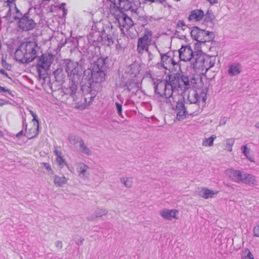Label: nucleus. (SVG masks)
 I'll return each mask as SVG.
<instances>
[{"label": "nucleus", "mask_w": 259, "mask_h": 259, "mask_svg": "<svg viewBox=\"0 0 259 259\" xmlns=\"http://www.w3.org/2000/svg\"><path fill=\"white\" fill-rule=\"evenodd\" d=\"M68 140L70 144L72 145L76 149L83 141L82 139L76 135L69 134L68 136Z\"/></svg>", "instance_id": "nucleus-29"}, {"label": "nucleus", "mask_w": 259, "mask_h": 259, "mask_svg": "<svg viewBox=\"0 0 259 259\" xmlns=\"http://www.w3.org/2000/svg\"><path fill=\"white\" fill-rule=\"evenodd\" d=\"M242 259H254L253 255L251 254L250 250L246 248L243 251L242 254Z\"/></svg>", "instance_id": "nucleus-37"}, {"label": "nucleus", "mask_w": 259, "mask_h": 259, "mask_svg": "<svg viewBox=\"0 0 259 259\" xmlns=\"http://www.w3.org/2000/svg\"><path fill=\"white\" fill-rule=\"evenodd\" d=\"M39 133L38 122H33V126L28 130L26 129L25 136L28 139L36 137Z\"/></svg>", "instance_id": "nucleus-21"}, {"label": "nucleus", "mask_w": 259, "mask_h": 259, "mask_svg": "<svg viewBox=\"0 0 259 259\" xmlns=\"http://www.w3.org/2000/svg\"><path fill=\"white\" fill-rule=\"evenodd\" d=\"M104 32V37L108 41V46L113 45L117 37V34H115V29L111 27L105 30Z\"/></svg>", "instance_id": "nucleus-19"}, {"label": "nucleus", "mask_w": 259, "mask_h": 259, "mask_svg": "<svg viewBox=\"0 0 259 259\" xmlns=\"http://www.w3.org/2000/svg\"><path fill=\"white\" fill-rule=\"evenodd\" d=\"M152 32L146 30L144 35L138 39L137 51L139 54H142L144 51H148V46L152 39Z\"/></svg>", "instance_id": "nucleus-12"}, {"label": "nucleus", "mask_w": 259, "mask_h": 259, "mask_svg": "<svg viewBox=\"0 0 259 259\" xmlns=\"http://www.w3.org/2000/svg\"><path fill=\"white\" fill-rule=\"evenodd\" d=\"M2 92L6 93L10 95L11 97L14 96L13 94L12 93L11 91L10 90L6 89L4 87H1L0 85V93Z\"/></svg>", "instance_id": "nucleus-43"}, {"label": "nucleus", "mask_w": 259, "mask_h": 259, "mask_svg": "<svg viewBox=\"0 0 259 259\" xmlns=\"http://www.w3.org/2000/svg\"><path fill=\"white\" fill-rule=\"evenodd\" d=\"M29 112L33 117L32 121L33 122H38V119L37 118V115L31 110H29Z\"/></svg>", "instance_id": "nucleus-45"}, {"label": "nucleus", "mask_w": 259, "mask_h": 259, "mask_svg": "<svg viewBox=\"0 0 259 259\" xmlns=\"http://www.w3.org/2000/svg\"><path fill=\"white\" fill-rule=\"evenodd\" d=\"M2 65L3 67L7 70H10L11 69V65L7 62L4 56H3L2 58Z\"/></svg>", "instance_id": "nucleus-41"}, {"label": "nucleus", "mask_w": 259, "mask_h": 259, "mask_svg": "<svg viewBox=\"0 0 259 259\" xmlns=\"http://www.w3.org/2000/svg\"><path fill=\"white\" fill-rule=\"evenodd\" d=\"M55 245L56 246V247L58 249H61L63 247V243H62V242L61 241H59V240H58V241H56L55 242Z\"/></svg>", "instance_id": "nucleus-47"}, {"label": "nucleus", "mask_w": 259, "mask_h": 259, "mask_svg": "<svg viewBox=\"0 0 259 259\" xmlns=\"http://www.w3.org/2000/svg\"><path fill=\"white\" fill-rule=\"evenodd\" d=\"M196 192L199 196L205 199L213 198L219 193L218 191L208 189L206 187L198 188Z\"/></svg>", "instance_id": "nucleus-16"}, {"label": "nucleus", "mask_w": 259, "mask_h": 259, "mask_svg": "<svg viewBox=\"0 0 259 259\" xmlns=\"http://www.w3.org/2000/svg\"><path fill=\"white\" fill-rule=\"evenodd\" d=\"M177 96H178L176 94V91L169 97H166L165 98V103L170 107V108L176 110V106L177 102H180L179 100L177 101ZM181 102H182L181 101Z\"/></svg>", "instance_id": "nucleus-25"}, {"label": "nucleus", "mask_w": 259, "mask_h": 259, "mask_svg": "<svg viewBox=\"0 0 259 259\" xmlns=\"http://www.w3.org/2000/svg\"><path fill=\"white\" fill-rule=\"evenodd\" d=\"M235 140L233 138L228 139L226 140L225 149L230 152L232 150V146L234 143Z\"/></svg>", "instance_id": "nucleus-35"}, {"label": "nucleus", "mask_w": 259, "mask_h": 259, "mask_svg": "<svg viewBox=\"0 0 259 259\" xmlns=\"http://www.w3.org/2000/svg\"><path fill=\"white\" fill-rule=\"evenodd\" d=\"M204 15V12L202 10L195 9L190 12L188 20L191 22H198L202 19Z\"/></svg>", "instance_id": "nucleus-20"}, {"label": "nucleus", "mask_w": 259, "mask_h": 259, "mask_svg": "<svg viewBox=\"0 0 259 259\" xmlns=\"http://www.w3.org/2000/svg\"><path fill=\"white\" fill-rule=\"evenodd\" d=\"M148 53V60L149 61H151L153 58V54L149 51L148 50V51H146Z\"/></svg>", "instance_id": "nucleus-50"}, {"label": "nucleus", "mask_w": 259, "mask_h": 259, "mask_svg": "<svg viewBox=\"0 0 259 259\" xmlns=\"http://www.w3.org/2000/svg\"><path fill=\"white\" fill-rule=\"evenodd\" d=\"M211 4H217L218 2V0H207Z\"/></svg>", "instance_id": "nucleus-57"}, {"label": "nucleus", "mask_w": 259, "mask_h": 259, "mask_svg": "<svg viewBox=\"0 0 259 259\" xmlns=\"http://www.w3.org/2000/svg\"><path fill=\"white\" fill-rule=\"evenodd\" d=\"M131 74L134 76H136L139 74L140 70L139 66L137 64H134L131 65Z\"/></svg>", "instance_id": "nucleus-36"}, {"label": "nucleus", "mask_w": 259, "mask_h": 259, "mask_svg": "<svg viewBox=\"0 0 259 259\" xmlns=\"http://www.w3.org/2000/svg\"><path fill=\"white\" fill-rule=\"evenodd\" d=\"M83 241H84V239H83V238H80V242H79L80 244H82V243H83Z\"/></svg>", "instance_id": "nucleus-60"}, {"label": "nucleus", "mask_w": 259, "mask_h": 259, "mask_svg": "<svg viewBox=\"0 0 259 259\" xmlns=\"http://www.w3.org/2000/svg\"><path fill=\"white\" fill-rule=\"evenodd\" d=\"M8 103V101L6 100L0 99V107H2Z\"/></svg>", "instance_id": "nucleus-53"}, {"label": "nucleus", "mask_w": 259, "mask_h": 259, "mask_svg": "<svg viewBox=\"0 0 259 259\" xmlns=\"http://www.w3.org/2000/svg\"><path fill=\"white\" fill-rule=\"evenodd\" d=\"M138 21L140 24L142 26H144L147 23V18L144 16L140 17L138 19Z\"/></svg>", "instance_id": "nucleus-42"}, {"label": "nucleus", "mask_w": 259, "mask_h": 259, "mask_svg": "<svg viewBox=\"0 0 259 259\" xmlns=\"http://www.w3.org/2000/svg\"><path fill=\"white\" fill-rule=\"evenodd\" d=\"M179 213V211L177 209H168L164 208L159 211V214L161 217L164 219L171 221L173 219H178L177 214Z\"/></svg>", "instance_id": "nucleus-17"}, {"label": "nucleus", "mask_w": 259, "mask_h": 259, "mask_svg": "<svg viewBox=\"0 0 259 259\" xmlns=\"http://www.w3.org/2000/svg\"><path fill=\"white\" fill-rule=\"evenodd\" d=\"M177 26L178 27H183V26H185V24L183 21H179L177 23Z\"/></svg>", "instance_id": "nucleus-52"}, {"label": "nucleus", "mask_w": 259, "mask_h": 259, "mask_svg": "<svg viewBox=\"0 0 259 259\" xmlns=\"http://www.w3.org/2000/svg\"><path fill=\"white\" fill-rule=\"evenodd\" d=\"M52 56L49 54H42L38 58L36 65L37 72L40 78L45 79L47 75V71L52 63Z\"/></svg>", "instance_id": "nucleus-9"}, {"label": "nucleus", "mask_w": 259, "mask_h": 259, "mask_svg": "<svg viewBox=\"0 0 259 259\" xmlns=\"http://www.w3.org/2000/svg\"><path fill=\"white\" fill-rule=\"evenodd\" d=\"M23 135V131H21L20 132H19L17 134L16 137L17 138H20Z\"/></svg>", "instance_id": "nucleus-56"}, {"label": "nucleus", "mask_w": 259, "mask_h": 259, "mask_svg": "<svg viewBox=\"0 0 259 259\" xmlns=\"http://www.w3.org/2000/svg\"><path fill=\"white\" fill-rule=\"evenodd\" d=\"M227 121V119L226 117H224L223 119L221 120L220 121V125H224L225 124Z\"/></svg>", "instance_id": "nucleus-55"}, {"label": "nucleus", "mask_w": 259, "mask_h": 259, "mask_svg": "<svg viewBox=\"0 0 259 259\" xmlns=\"http://www.w3.org/2000/svg\"><path fill=\"white\" fill-rule=\"evenodd\" d=\"M255 127L259 129V122L255 123Z\"/></svg>", "instance_id": "nucleus-59"}, {"label": "nucleus", "mask_w": 259, "mask_h": 259, "mask_svg": "<svg viewBox=\"0 0 259 259\" xmlns=\"http://www.w3.org/2000/svg\"><path fill=\"white\" fill-rule=\"evenodd\" d=\"M119 24L126 29L133 25V22L131 18L126 15H123L118 20Z\"/></svg>", "instance_id": "nucleus-22"}, {"label": "nucleus", "mask_w": 259, "mask_h": 259, "mask_svg": "<svg viewBox=\"0 0 259 259\" xmlns=\"http://www.w3.org/2000/svg\"><path fill=\"white\" fill-rule=\"evenodd\" d=\"M79 69L80 67L76 62L68 61L66 63V71L73 81H77L79 79Z\"/></svg>", "instance_id": "nucleus-13"}, {"label": "nucleus", "mask_w": 259, "mask_h": 259, "mask_svg": "<svg viewBox=\"0 0 259 259\" xmlns=\"http://www.w3.org/2000/svg\"><path fill=\"white\" fill-rule=\"evenodd\" d=\"M126 90H127L128 91H129V92H130L131 91V89H130V88L128 87H127Z\"/></svg>", "instance_id": "nucleus-61"}, {"label": "nucleus", "mask_w": 259, "mask_h": 259, "mask_svg": "<svg viewBox=\"0 0 259 259\" xmlns=\"http://www.w3.org/2000/svg\"><path fill=\"white\" fill-rule=\"evenodd\" d=\"M120 183L127 188H130L133 186L132 178L129 177H122L120 179Z\"/></svg>", "instance_id": "nucleus-34"}, {"label": "nucleus", "mask_w": 259, "mask_h": 259, "mask_svg": "<svg viewBox=\"0 0 259 259\" xmlns=\"http://www.w3.org/2000/svg\"><path fill=\"white\" fill-rule=\"evenodd\" d=\"M108 210L105 208H98L93 214H89L87 217V220L89 221H93L98 218H101L103 215H106Z\"/></svg>", "instance_id": "nucleus-24"}, {"label": "nucleus", "mask_w": 259, "mask_h": 259, "mask_svg": "<svg viewBox=\"0 0 259 259\" xmlns=\"http://www.w3.org/2000/svg\"><path fill=\"white\" fill-rule=\"evenodd\" d=\"M253 235L255 237H259V226H257L254 228Z\"/></svg>", "instance_id": "nucleus-49"}, {"label": "nucleus", "mask_w": 259, "mask_h": 259, "mask_svg": "<svg viewBox=\"0 0 259 259\" xmlns=\"http://www.w3.org/2000/svg\"><path fill=\"white\" fill-rule=\"evenodd\" d=\"M115 105L118 114L121 115L122 113V105L118 102H116Z\"/></svg>", "instance_id": "nucleus-46"}, {"label": "nucleus", "mask_w": 259, "mask_h": 259, "mask_svg": "<svg viewBox=\"0 0 259 259\" xmlns=\"http://www.w3.org/2000/svg\"><path fill=\"white\" fill-rule=\"evenodd\" d=\"M65 5V4L63 3L61 4V6L60 7V9H63L64 10V13L65 12V11H66V10H65L64 8Z\"/></svg>", "instance_id": "nucleus-58"}, {"label": "nucleus", "mask_w": 259, "mask_h": 259, "mask_svg": "<svg viewBox=\"0 0 259 259\" xmlns=\"http://www.w3.org/2000/svg\"><path fill=\"white\" fill-rule=\"evenodd\" d=\"M95 98V96H92L90 95H87V96L84 98V103L86 105H90Z\"/></svg>", "instance_id": "nucleus-40"}, {"label": "nucleus", "mask_w": 259, "mask_h": 259, "mask_svg": "<svg viewBox=\"0 0 259 259\" xmlns=\"http://www.w3.org/2000/svg\"><path fill=\"white\" fill-rule=\"evenodd\" d=\"M242 67L240 64L234 62L228 66L227 73L230 76H235L242 71Z\"/></svg>", "instance_id": "nucleus-18"}, {"label": "nucleus", "mask_w": 259, "mask_h": 259, "mask_svg": "<svg viewBox=\"0 0 259 259\" xmlns=\"http://www.w3.org/2000/svg\"><path fill=\"white\" fill-rule=\"evenodd\" d=\"M56 161L58 164L60 168H62L64 165H66L67 167H68L67 164L65 162V161L62 156L57 157Z\"/></svg>", "instance_id": "nucleus-39"}, {"label": "nucleus", "mask_w": 259, "mask_h": 259, "mask_svg": "<svg viewBox=\"0 0 259 259\" xmlns=\"http://www.w3.org/2000/svg\"><path fill=\"white\" fill-rule=\"evenodd\" d=\"M217 138L214 135H212L211 137L205 138L202 142V145L205 147H211L213 144V141Z\"/></svg>", "instance_id": "nucleus-33"}, {"label": "nucleus", "mask_w": 259, "mask_h": 259, "mask_svg": "<svg viewBox=\"0 0 259 259\" xmlns=\"http://www.w3.org/2000/svg\"><path fill=\"white\" fill-rule=\"evenodd\" d=\"M160 62L157 64V67L161 69L163 68L168 70H177L180 69L179 63L174 59L172 52L160 53Z\"/></svg>", "instance_id": "nucleus-8"}, {"label": "nucleus", "mask_w": 259, "mask_h": 259, "mask_svg": "<svg viewBox=\"0 0 259 259\" xmlns=\"http://www.w3.org/2000/svg\"><path fill=\"white\" fill-rule=\"evenodd\" d=\"M54 153L55 155H56L57 157H61V153L57 149H55Z\"/></svg>", "instance_id": "nucleus-54"}, {"label": "nucleus", "mask_w": 259, "mask_h": 259, "mask_svg": "<svg viewBox=\"0 0 259 259\" xmlns=\"http://www.w3.org/2000/svg\"><path fill=\"white\" fill-rule=\"evenodd\" d=\"M76 81H71L68 88L65 89V93L67 95H69L73 101H75L76 92L77 89V84L75 83Z\"/></svg>", "instance_id": "nucleus-23"}, {"label": "nucleus", "mask_w": 259, "mask_h": 259, "mask_svg": "<svg viewBox=\"0 0 259 259\" xmlns=\"http://www.w3.org/2000/svg\"><path fill=\"white\" fill-rule=\"evenodd\" d=\"M228 175L232 181L237 183H242L248 185H255L257 183L254 176L239 170L229 169L228 170Z\"/></svg>", "instance_id": "nucleus-7"}, {"label": "nucleus", "mask_w": 259, "mask_h": 259, "mask_svg": "<svg viewBox=\"0 0 259 259\" xmlns=\"http://www.w3.org/2000/svg\"><path fill=\"white\" fill-rule=\"evenodd\" d=\"M179 58L184 61H190L193 57V51L189 46H182L179 50Z\"/></svg>", "instance_id": "nucleus-15"}, {"label": "nucleus", "mask_w": 259, "mask_h": 259, "mask_svg": "<svg viewBox=\"0 0 259 259\" xmlns=\"http://www.w3.org/2000/svg\"><path fill=\"white\" fill-rule=\"evenodd\" d=\"M192 37L199 42L209 41L214 37L213 32L194 27L190 31Z\"/></svg>", "instance_id": "nucleus-11"}, {"label": "nucleus", "mask_w": 259, "mask_h": 259, "mask_svg": "<svg viewBox=\"0 0 259 259\" xmlns=\"http://www.w3.org/2000/svg\"><path fill=\"white\" fill-rule=\"evenodd\" d=\"M172 83L174 84L176 91H179V90L184 91L191 88H197V82L198 79L201 80V78H196L195 77L191 76L189 77L187 75H182L181 76H171Z\"/></svg>", "instance_id": "nucleus-4"}, {"label": "nucleus", "mask_w": 259, "mask_h": 259, "mask_svg": "<svg viewBox=\"0 0 259 259\" xmlns=\"http://www.w3.org/2000/svg\"><path fill=\"white\" fill-rule=\"evenodd\" d=\"M111 4L110 5L114 8L119 11H128L132 8L131 2L129 0H109Z\"/></svg>", "instance_id": "nucleus-14"}, {"label": "nucleus", "mask_w": 259, "mask_h": 259, "mask_svg": "<svg viewBox=\"0 0 259 259\" xmlns=\"http://www.w3.org/2000/svg\"><path fill=\"white\" fill-rule=\"evenodd\" d=\"M77 149L81 153L87 155H91L92 154V150L85 145L83 140L79 145Z\"/></svg>", "instance_id": "nucleus-32"}, {"label": "nucleus", "mask_w": 259, "mask_h": 259, "mask_svg": "<svg viewBox=\"0 0 259 259\" xmlns=\"http://www.w3.org/2000/svg\"><path fill=\"white\" fill-rule=\"evenodd\" d=\"M204 65H203V70L207 71L211 67L213 66L215 64V58L213 56H206Z\"/></svg>", "instance_id": "nucleus-31"}, {"label": "nucleus", "mask_w": 259, "mask_h": 259, "mask_svg": "<svg viewBox=\"0 0 259 259\" xmlns=\"http://www.w3.org/2000/svg\"><path fill=\"white\" fill-rule=\"evenodd\" d=\"M38 49L36 42H24L15 51V59L22 63H29L36 57Z\"/></svg>", "instance_id": "nucleus-2"}, {"label": "nucleus", "mask_w": 259, "mask_h": 259, "mask_svg": "<svg viewBox=\"0 0 259 259\" xmlns=\"http://www.w3.org/2000/svg\"><path fill=\"white\" fill-rule=\"evenodd\" d=\"M67 182L68 179L64 176L59 177V176L55 175L53 177V182L57 187H63L64 185L67 184Z\"/></svg>", "instance_id": "nucleus-26"}, {"label": "nucleus", "mask_w": 259, "mask_h": 259, "mask_svg": "<svg viewBox=\"0 0 259 259\" xmlns=\"http://www.w3.org/2000/svg\"><path fill=\"white\" fill-rule=\"evenodd\" d=\"M15 0H0V15L11 20L15 12L18 10Z\"/></svg>", "instance_id": "nucleus-10"}, {"label": "nucleus", "mask_w": 259, "mask_h": 259, "mask_svg": "<svg viewBox=\"0 0 259 259\" xmlns=\"http://www.w3.org/2000/svg\"><path fill=\"white\" fill-rule=\"evenodd\" d=\"M44 167L46 168L48 171H51L52 174H53V170L50 166V164L49 163L43 162L42 163Z\"/></svg>", "instance_id": "nucleus-44"}, {"label": "nucleus", "mask_w": 259, "mask_h": 259, "mask_svg": "<svg viewBox=\"0 0 259 259\" xmlns=\"http://www.w3.org/2000/svg\"><path fill=\"white\" fill-rule=\"evenodd\" d=\"M76 169L80 177H84L89 167L84 163L80 162L76 163Z\"/></svg>", "instance_id": "nucleus-30"}, {"label": "nucleus", "mask_w": 259, "mask_h": 259, "mask_svg": "<svg viewBox=\"0 0 259 259\" xmlns=\"http://www.w3.org/2000/svg\"><path fill=\"white\" fill-rule=\"evenodd\" d=\"M154 88L155 93L164 98L172 95L176 91L170 76L169 80H157V82H155Z\"/></svg>", "instance_id": "nucleus-6"}, {"label": "nucleus", "mask_w": 259, "mask_h": 259, "mask_svg": "<svg viewBox=\"0 0 259 259\" xmlns=\"http://www.w3.org/2000/svg\"><path fill=\"white\" fill-rule=\"evenodd\" d=\"M205 57L206 56L203 54L197 55L196 58H195V62L193 64L194 68L203 70V65H204Z\"/></svg>", "instance_id": "nucleus-28"}, {"label": "nucleus", "mask_w": 259, "mask_h": 259, "mask_svg": "<svg viewBox=\"0 0 259 259\" xmlns=\"http://www.w3.org/2000/svg\"><path fill=\"white\" fill-rule=\"evenodd\" d=\"M206 93L203 91L198 93L195 90H191L184 102H177L176 106L177 118L183 120L187 115H197L205 104Z\"/></svg>", "instance_id": "nucleus-1"}, {"label": "nucleus", "mask_w": 259, "mask_h": 259, "mask_svg": "<svg viewBox=\"0 0 259 259\" xmlns=\"http://www.w3.org/2000/svg\"><path fill=\"white\" fill-rule=\"evenodd\" d=\"M56 81L60 83H62L65 81L66 75L64 73L62 68H59L53 73Z\"/></svg>", "instance_id": "nucleus-27"}, {"label": "nucleus", "mask_w": 259, "mask_h": 259, "mask_svg": "<svg viewBox=\"0 0 259 259\" xmlns=\"http://www.w3.org/2000/svg\"><path fill=\"white\" fill-rule=\"evenodd\" d=\"M11 20L18 21V26L23 31H29L33 29L36 26L33 19L27 13H23L18 9Z\"/></svg>", "instance_id": "nucleus-5"}, {"label": "nucleus", "mask_w": 259, "mask_h": 259, "mask_svg": "<svg viewBox=\"0 0 259 259\" xmlns=\"http://www.w3.org/2000/svg\"><path fill=\"white\" fill-rule=\"evenodd\" d=\"M241 150L245 157L249 159L251 161H253V160L251 159V158L250 156V149H248L246 145H244L242 146Z\"/></svg>", "instance_id": "nucleus-38"}, {"label": "nucleus", "mask_w": 259, "mask_h": 259, "mask_svg": "<svg viewBox=\"0 0 259 259\" xmlns=\"http://www.w3.org/2000/svg\"><path fill=\"white\" fill-rule=\"evenodd\" d=\"M146 2H150L151 3H157L163 4L165 0H145Z\"/></svg>", "instance_id": "nucleus-48"}, {"label": "nucleus", "mask_w": 259, "mask_h": 259, "mask_svg": "<svg viewBox=\"0 0 259 259\" xmlns=\"http://www.w3.org/2000/svg\"><path fill=\"white\" fill-rule=\"evenodd\" d=\"M107 69V58H99L95 61L91 70V79L93 82L100 83L105 79Z\"/></svg>", "instance_id": "nucleus-3"}, {"label": "nucleus", "mask_w": 259, "mask_h": 259, "mask_svg": "<svg viewBox=\"0 0 259 259\" xmlns=\"http://www.w3.org/2000/svg\"><path fill=\"white\" fill-rule=\"evenodd\" d=\"M0 73L6 76L7 77L10 78V77L9 76L7 72H6L4 69H0Z\"/></svg>", "instance_id": "nucleus-51"}]
</instances>
